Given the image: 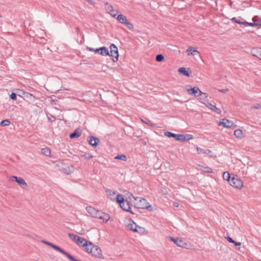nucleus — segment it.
Returning a JSON list of instances; mask_svg holds the SVG:
<instances>
[{"label":"nucleus","mask_w":261,"mask_h":261,"mask_svg":"<svg viewBox=\"0 0 261 261\" xmlns=\"http://www.w3.org/2000/svg\"><path fill=\"white\" fill-rule=\"evenodd\" d=\"M110 53H109L110 56L112 57V60L113 62H116L118 60V48L114 44H112L110 46Z\"/></svg>","instance_id":"7ed1b4c3"},{"label":"nucleus","mask_w":261,"mask_h":261,"mask_svg":"<svg viewBox=\"0 0 261 261\" xmlns=\"http://www.w3.org/2000/svg\"><path fill=\"white\" fill-rule=\"evenodd\" d=\"M17 91H18V95H20V94H22V93H20L19 91V89L17 90Z\"/></svg>","instance_id":"4d7b16f0"},{"label":"nucleus","mask_w":261,"mask_h":261,"mask_svg":"<svg viewBox=\"0 0 261 261\" xmlns=\"http://www.w3.org/2000/svg\"><path fill=\"white\" fill-rule=\"evenodd\" d=\"M164 60V57L162 54H158L156 56L155 60L157 62H161Z\"/></svg>","instance_id":"473e14b6"},{"label":"nucleus","mask_w":261,"mask_h":261,"mask_svg":"<svg viewBox=\"0 0 261 261\" xmlns=\"http://www.w3.org/2000/svg\"><path fill=\"white\" fill-rule=\"evenodd\" d=\"M125 196V198H126L125 200H129V201H130L131 200L132 198H133L136 201H137L138 199L139 198L138 197L134 196L133 195L130 193H127V194H126Z\"/></svg>","instance_id":"c85d7f7f"},{"label":"nucleus","mask_w":261,"mask_h":261,"mask_svg":"<svg viewBox=\"0 0 261 261\" xmlns=\"http://www.w3.org/2000/svg\"><path fill=\"white\" fill-rule=\"evenodd\" d=\"M251 54L252 56L258 58L261 60V48L255 47L253 48L251 50Z\"/></svg>","instance_id":"2eb2a0df"},{"label":"nucleus","mask_w":261,"mask_h":261,"mask_svg":"<svg viewBox=\"0 0 261 261\" xmlns=\"http://www.w3.org/2000/svg\"><path fill=\"white\" fill-rule=\"evenodd\" d=\"M88 243V241L82 237H79L77 238V242L76 244H77L80 246H82L84 244Z\"/></svg>","instance_id":"4be33fe9"},{"label":"nucleus","mask_w":261,"mask_h":261,"mask_svg":"<svg viewBox=\"0 0 261 261\" xmlns=\"http://www.w3.org/2000/svg\"><path fill=\"white\" fill-rule=\"evenodd\" d=\"M187 51L188 52V55H195V53H198L197 50L195 49H193V48L191 46L189 47L188 49L187 50Z\"/></svg>","instance_id":"2f4dec72"},{"label":"nucleus","mask_w":261,"mask_h":261,"mask_svg":"<svg viewBox=\"0 0 261 261\" xmlns=\"http://www.w3.org/2000/svg\"><path fill=\"white\" fill-rule=\"evenodd\" d=\"M12 179L17 182L18 185L23 189H24L27 185L24 180L21 177H18L16 176H12Z\"/></svg>","instance_id":"f8f14e48"},{"label":"nucleus","mask_w":261,"mask_h":261,"mask_svg":"<svg viewBox=\"0 0 261 261\" xmlns=\"http://www.w3.org/2000/svg\"><path fill=\"white\" fill-rule=\"evenodd\" d=\"M117 19L120 23L125 24L128 29L131 30L133 29L134 25L127 21L126 16L122 14L118 15L117 17Z\"/></svg>","instance_id":"423d86ee"},{"label":"nucleus","mask_w":261,"mask_h":261,"mask_svg":"<svg viewBox=\"0 0 261 261\" xmlns=\"http://www.w3.org/2000/svg\"><path fill=\"white\" fill-rule=\"evenodd\" d=\"M129 221L130 222L127 224V228L128 229L135 232V230L136 229L137 225L132 220H130Z\"/></svg>","instance_id":"412c9836"},{"label":"nucleus","mask_w":261,"mask_h":261,"mask_svg":"<svg viewBox=\"0 0 261 261\" xmlns=\"http://www.w3.org/2000/svg\"><path fill=\"white\" fill-rule=\"evenodd\" d=\"M168 238L170 239V241L174 242L175 244H176L177 246L183 248H186L188 244L184 242L182 239H179L178 238H173L170 236L168 237Z\"/></svg>","instance_id":"0eeeda50"},{"label":"nucleus","mask_w":261,"mask_h":261,"mask_svg":"<svg viewBox=\"0 0 261 261\" xmlns=\"http://www.w3.org/2000/svg\"><path fill=\"white\" fill-rule=\"evenodd\" d=\"M252 109H261V103H255L252 107Z\"/></svg>","instance_id":"58836bf2"},{"label":"nucleus","mask_w":261,"mask_h":261,"mask_svg":"<svg viewBox=\"0 0 261 261\" xmlns=\"http://www.w3.org/2000/svg\"><path fill=\"white\" fill-rule=\"evenodd\" d=\"M69 237L75 243L77 242V238H79V236L75 235L73 233H68V234Z\"/></svg>","instance_id":"7c9ffc66"},{"label":"nucleus","mask_w":261,"mask_h":261,"mask_svg":"<svg viewBox=\"0 0 261 261\" xmlns=\"http://www.w3.org/2000/svg\"><path fill=\"white\" fill-rule=\"evenodd\" d=\"M164 135L169 138H174L176 140L180 142H184L185 141V135L182 134H175L170 132H165Z\"/></svg>","instance_id":"39448f33"},{"label":"nucleus","mask_w":261,"mask_h":261,"mask_svg":"<svg viewBox=\"0 0 261 261\" xmlns=\"http://www.w3.org/2000/svg\"><path fill=\"white\" fill-rule=\"evenodd\" d=\"M178 72L182 74L183 75L186 76H189L190 74L188 71L186 70V68L185 67H180L178 70Z\"/></svg>","instance_id":"393cba45"},{"label":"nucleus","mask_w":261,"mask_h":261,"mask_svg":"<svg viewBox=\"0 0 261 261\" xmlns=\"http://www.w3.org/2000/svg\"><path fill=\"white\" fill-rule=\"evenodd\" d=\"M219 91L222 93H226V92H227L228 91V89H224L219 90Z\"/></svg>","instance_id":"603ef678"},{"label":"nucleus","mask_w":261,"mask_h":261,"mask_svg":"<svg viewBox=\"0 0 261 261\" xmlns=\"http://www.w3.org/2000/svg\"><path fill=\"white\" fill-rule=\"evenodd\" d=\"M93 244L90 242L88 241V243L84 244L83 247L88 253H91Z\"/></svg>","instance_id":"6ab92c4d"},{"label":"nucleus","mask_w":261,"mask_h":261,"mask_svg":"<svg viewBox=\"0 0 261 261\" xmlns=\"http://www.w3.org/2000/svg\"><path fill=\"white\" fill-rule=\"evenodd\" d=\"M234 135L238 138H242L243 134L242 130L240 129H237L234 132Z\"/></svg>","instance_id":"cd10ccee"},{"label":"nucleus","mask_w":261,"mask_h":261,"mask_svg":"<svg viewBox=\"0 0 261 261\" xmlns=\"http://www.w3.org/2000/svg\"><path fill=\"white\" fill-rule=\"evenodd\" d=\"M232 243L234 244V245L236 246H239V247L237 248V249L240 250V246L241 245V243L240 242H236V241L233 240V242H232Z\"/></svg>","instance_id":"79ce46f5"},{"label":"nucleus","mask_w":261,"mask_h":261,"mask_svg":"<svg viewBox=\"0 0 261 261\" xmlns=\"http://www.w3.org/2000/svg\"><path fill=\"white\" fill-rule=\"evenodd\" d=\"M42 242L45 244H46L49 246H51V245H53V243H50V242H47L46 241H45V240H42Z\"/></svg>","instance_id":"a18cd8bd"},{"label":"nucleus","mask_w":261,"mask_h":261,"mask_svg":"<svg viewBox=\"0 0 261 261\" xmlns=\"http://www.w3.org/2000/svg\"><path fill=\"white\" fill-rule=\"evenodd\" d=\"M256 20H257V21H256V22L259 23V24L260 25H257V27H258L259 28H261V18H259L257 16V18H256Z\"/></svg>","instance_id":"49530a36"},{"label":"nucleus","mask_w":261,"mask_h":261,"mask_svg":"<svg viewBox=\"0 0 261 261\" xmlns=\"http://www.w3.org/2000/svg\"><path fill=\"white\" fill-rule=\"evenodd\" d=\"M92 247L93 248L91 253L92 255L96 257L100 258L102 256V252L100 248L98 246L94 245H93Z\"/></svg>","instance_id":"9d476101"},{"label":"nucleus","mask_w":261,"mask_h":261,"mask_svg":"<svg viewBox=\"0 0 261 261\" xmlns=\"http://www.w3.org/2000/svg\"><path fill=\"white\" fill-rule=\"evenodd\" d=\"M10 124V121L8 119H5V120H2L0 122V125L2 126H8Z\"/></svg>","instance_id":"f704fd0d"},{"label":"nucleus","mask_w":261,"mask_h":261,"mask_svg":"<svg viewBox=\"0 0 261 261\" xmlns=\"http://www.w3.org/2000/svg\"><path fill=\"white\" fill-rule=\"evenodd\" d=\"M41 152L46 156H50L51 150L48 147H45L41 149Z\"/></svg>","instance_id":"b1692460"},{"label":"nucleus","mask_w":261,"mask_h":261,"mask_svg":"<svg viewBox=\"0 0 261 261\" xmlns=\"http://www.w3.org/2000/svg\"><path fill=\"white\" fill-rule=\"evenodd\" d=\"M210 106H211V109L213 111L216 112L218 113L220 112V110L217 108L215 106L213 105L211 103H210Z\"/></svg>","instance_id":"e433bc0d"},{"label":"nucleus","mask_w":261,"mask_h":261,"mask_svg":"<svg viewBox=\"0 0 261 261\" xmlns=\"http://www.w3.org/2000/svg\"><path fill=\"white\" fill-rule=\"evenodd\" d=\"M48 119L50 120V121L53 122L54 121L56 120L55 117L51 115L50 117H48Z\"/></svg>","instance_id":"09e8293b"},{"label":"nucleus","mask_w":261,"mask_h":261,"mask_svg":"<svg viewBox=\"0 0 261 261\" xmlns=\"http://www.w3.org/2000/svg\"><path fill=\"white\" fill-rule=\"evenodd\" d=\"M130 203V201H129V200H125V201L124 202L123 205H122V204H120L119 205L124 211L130 212L132 214H134L133 212L131 211Z\"/></svg>","instance_id":"4468645a"},{"label":"nucleus","mask_w":261,"mask_h":261,"mask_svg":"<svg viewBox=\"0 0 261 261\" xmlns=\"http://www.w3.org/2000/svg\"><path fill=\"white\" fill-rule=\"evenodd\" d=\"M197 150L199 153L208 154L211 152L209 149H204L199 147H197Z\"/></svg>","instance_id":"a878e982"},{"label":"nucleus","mask_w":261,"mask_h":261,"mask_svg":"<svg viewBox=\"0 0 261 261\" xmlns=\"http://www.w3.org/2000/svg\"><path fill=\"white\" fill-rule=\"evenodd\" d=\"M51 247L54 248L55 250L61 252L63 254L65 255L66 257L68 255V253L66 252L65 251H64L63 249H62L61 248L59 247L58 246L55 245L53 244L51 245Z\"/></svg>","instance_id":"aec40b11"},{"label":"nucleus","mask_w":261,"mask_h":261,"mask_svg":"<svg viewBox=\"0 0 261 261\" xmlns=\"http://www.w3.org/2000/svg\"><path fill=\"white\" fill-rule=\"evenodd\" d=\"M81 135V130L79 128H77V129H75L72 133L70 134L69 137L71 139L77 138L80 137Z\"/></svg>","instance_id":"f3484780"},{"label":"nucleus","mask_w":261,"mask_h":261,"mask_svg":"<svg viewBox=\"0 0 261 261\" xmlns=\"http://www.w3.org/2000/svg\"><path fill=\"white\" fill-rule=\"evenodd\" d=\"M203 94H202L201 95H203V96H204V97H207V94L205 93H202Z\"/></svg>","instance_id":"5fc2aeb1"},{"label":"nucleus","mask_w":261,"mask_h":261,"mask_svg":"<svg viewBox=\"0 0 261 261\" xmlns=\"http://www.w3.org/2000/svg\"><path fill=\"white\" fill-rule=\"evenodd\" d=\"M231 20L240 24H242V23L243 22L242 21H240V20H238L237 18L234 17L231 19Z\"/></svg>","instance_id":"37998d69"},{"label":"nucleus","mask_w":261,"mask_h":261,"mask_svg":"<svg viewBox=\"0 0 261 261\" xmlns=\"http://www.w3.org/2000/svg\"><path fill=\"white\" fill-rule=\"evenodd\" d=\"M84 156H85V158L88 159V160H89L90 159H92L93 156L91 154H85L84 155Z\"/></svg>","instance_id":"de8ad7c7"},{"label":"nucleus","mask_w":261,"mask_h":261,"mask_svg":"<svg viewBox=\"0 0 261 261\" xmlns=\"http://www.w3.org/2000/svg\"><path fill=\"white\" fill-rule=\"evenodd\" d=\"M223 178L224 180H226L227 181H228L229 182V181L231 179V178H230V175L229 174V173L226 171V172H224L223 174Z\"/></svg>","instance_id":"c756f323"},{"label":"nucleus","mask_w":261,"mask_h":261,"mask_svg":"<svg viewBox=\"0 0 261 261\" xmlns=\"http://www.w3.org/2000/svg\"><path fill=\"white\" fill-rule=\"evenodd\" d=\"M229 184L232 187L239 189L243 187V181L238 176L232 177L229 181Z\"/></svg>","instance_id":"20e7f679"},{"label":"nucleus","mask_w":261,"mask_h":261,"mask_svg":"<svg viewBox=\"0 0 261 261\" xmlns=\"http://www.w3.org/2000/svg\"><path fill=\"white\" fill-rule=\"evenodd\" d=\"M19 91L20 93H22V95L29 100L34 101L36 99L35 96L30 93L24 92L21 90H19Z\"/></svg>","instance_id":"a211bd4d"},{"label":"nucleus","mask_w":261,"mask_h":261,"mask_svg":"<svg viewBox=\"0 0 261 261\" xmlns=\"http://www.w3.org/2000/svg\"><path fill=\"white\" fill-rule=\"evenodd\" d=\"M108 10L109 11V13L114 17L118 14L117 11H115L111 6H109Z\"/></svg>","instance_id":"bb28decb"},{"label":"nucleus","mask_w":261,"mask_h":261,"mask_svg":"<svg viewBox=\"0 0 261 261\" xmlns=\"http://www.w3.org/2000/svg\"><path fill=\"white\" fill-rule=\"evenodd\" d=\"M99 142V139L94 136H91L88 138V142L89 144L93 147H96L97 146Z\"/></svg>","instance_id":"ddd939ff"},{"label":"nucleus","mask_w":261,"mask_h":261,"mask_svg":"<svg viewBox=\"0 0 261 261\" xmlns=\"http://www.w3.org/2000/svg\"><path fill=\"white\" fill-rule=\"evenodd\" d=\"M173 205L175 207H178L179 204H178V203L177 202H174Z\"/></svg>","instance_id":"864d4df0"},{"label":"nucleus","mask_w":261,"mask_h":261,"mask_svg":"<svg viewBox=\"0 0 261 261\" xmlns=\"http://www.w3.org/2000/svg\"><path fill=\"white\" fill-rule=\"evenodd\" d=\"M226 239L229 243H232V242H233V240L229 236L226 238Z\"/></svg>","instance_id":"8fccbe9b"},{"label":"nucleus","mask_w":261,"mask_h":261,"mask_svg":"<svg viewBox=\"0 0 261 261\" xmlns=\"http://www.w3.org/2000/svg\"><path fill=\"white\" fill-rule=\"evenodd\" d=\"M204 172H207V173H212L213 171L212 169L209 167H205L204 170H203Z\"/></svg>","instance_id":"c03bdc74"},{"label":"nucleus","mask_w":261,"mask_h":261,"mask_svg":"<svg viewBox=\"0 0 261 261\" xmlns=\"http://www.w3.org/2000/svg\"><path fill=\"white\" fill-rule=\"evenodd\" d=\"M144 230H145L144 228L137 225L136 229L135 230V232H138L140 234H142L144 232Z\"/></svg>","instance_id":"c9c22d12"},{"label":"nucleus","mask_w":261,"mask_h":261,"mask_svg":"<svg viewBox=\"0 0 261 261\" xmlns=\"http://www.w3.org/2000/svg\"><path fill=\"white\" fill-rule=\"evenodd\" d=\"M95 53H98L103 56L109 55V51L106 47H101L98 48H96L95 50Z\"/></svg>","instance_id":"9b49d317"},{"label":"nucleus","mask_w":261,"mask_h":261,"mask_svg":"<svg viewBox=\"0 0 261 261\" xmlns=\"http://www.w3.org/2000/svg\"><path fill=\"white\" fill-rule=\"evenodd\" d=\"M138 200V201L135 203V207L138 208L146 209L149 211L152 210L151 205L149 204L146 199L139 197Z\"/></svg>","instance_id":"f03ea898"},{"label":"nucleus","mask_w":261,"mask_h":261,"mask_svg":"<svg viewBox=\"0 0 261 261\" xmlns=\"http://www.w3.org/2000/svg\"><path fill=\"white\" fill-rule=\"evenodd\" d=\"M115 159L117 160H120L123 161H126L127 160L126 155L124 154L118 155L115 157Z\"/></svg>","instance_id":"72a5a7b5"},{"label":"nucleus","mask_w":261,"mask_h":261,"mask_svg":"<svg viewBox=\"0 0 261 261\" xmlns=\"http://www.w3.org/2000/svg\"><path fill=\"white\" fill-rule=\"evenodd\" d=\"M67 257L71 261H81L78 259H76L74 256L70 254L69 253L67 255Z\"/></svg>","instance_id":"4c0bfd02"},{"label":"nucleus","mask_w":261,"mask_h":261,"mask_svg":"<svg viewBox=\"0 0 261 261\" xmlns=\"http://www.w3.org/2000/svg\"><path fill=\"white\" fill-rule=\"evenodd\" d=\"M193 138V136L191 135H185V141H189Z\"/></svg>","instance_id":"a19ab883"},{"label":"nucleus","mask_w":261,"mask_h":261,"mask_svg":"<svg viewBox=\"0 0 261 261\" xmlns=\"http://www.w3.org/2000/svg\"><path fill=\"white\" fill-rule=\"evenodd\" d=\"M0 17H1V15H0Z\"/></svg>","instance_id":"13d9d810"},{"label":"nucleus","mask_w":261,"mask_h":261,"mask_svg":"<svg viewBox=\"0 0 261 261\" xmlns=\"http://www.w3.org/2000/svg\"><path fill=\"white\" fill-rule=\"evenodd\" d=\"M86 210L92 217L102 220L105 222H107L110 219V216L108 214L97 210L92 206H87Z\"/></svg>","instance_id":"f257e3e1"},{"label":"nucleus","mask_w":261,"mask_h":261,"mask_svg":"<svg viewBox=\"0 0 261 261\" xmlns=\"http://www.w3.org/2000/svg\"><path fill=\"white\" fill-rule=\"evenodd\" d=\"M219 125H223L227 128H234L236 127V125L231 121L224 118L222 119V121L220 122Z\"/></svg>","instance_id":"6e6552de"},{"label":"nucleus","mask_w":261,"mask_h":261,"mask_svg":"<svg viewBox=\"0 0 261 261\" xmlns=\"http://www.w3.org/2000/svg\"><path fill=\"white\" fill-rule=\"evenodd\" d=\"M88 2H89L90 4H92L93 3L92 0H86Z\"/></svg>","instance_id":"6e6d98bb"},{"label":"nucleus","mask_w":261,"mask_h":261,"mask_svg":"<svg viewBox=\"0 0 261 261\" xmlns=\"http://www.w3.org/2000/svg\"><path fill=\"white\" fill-rule=\"evenodd\" d=\"M87 48L89 51L95 52V49H94L93 48H92L90 47H87Z\"/></svg>","instance_id":"3c124183"},{"label":"nucleus","mask_w":261,"mask_h":261,"mask_svg":"<svg viewBox=\"0 0 261 261\" xmlns=\"http://www.w3.org/2000/svg\"><path fill=\"white\" fill-rule=\"evenodd\" d=\"M10 97L12 100H16L17 99V94H16V93L12 92L10 94Z\"/></svg>","instance_id":"ea45409f"},{"label":"nucleus","mask_w":261,"mask_h":261,"mask_svg":"<svg viewBox=\"0 0 261 261\" xmlns=\"http://www.w3.org/2000/svg\"><path fill=\"white\" fill-rule=\"evenodd\" d=\"M186 91L189 94L191 95H194L195 96L198 97L199 95H201L202 92L199 90L197 87H194L190 89H187Z\"/></svg>","instance_id":"1a4fd4ad"},{"label":"nucleus","mask_w":261,"mask_h":261,"mask_svg":"<svg viewBox=\"0 0 261 261\" xmlns=\"http://www.w3.org/2000/svg\"><path fill=\"white\" fill-rule=\"evenodd\" d=\"M125 201L124 198L121 194H117L116 196V201L119 203V204H122L123 205L124 202Z\"/></svg>","instance_id":"5701e85b"},{"label":"nucleus","mask_w":261,"mask_h":261,"mask_svg":"<svg viewBox=\"0 0 261 261\" xmlns=\"http://www.w3.org/2000/svg\"><path fill=\"white\" fill-rule=\"evenodd\" d=\"M256 18H257V16H255L252 18L253 22H248L247 21H243L242 23V24H243L245 26L250 27H257V25H260V24H259V23L256 22L257 21V20H256Z\"/></svg>","instance_id":"dca6fc26"}]
</instances>
